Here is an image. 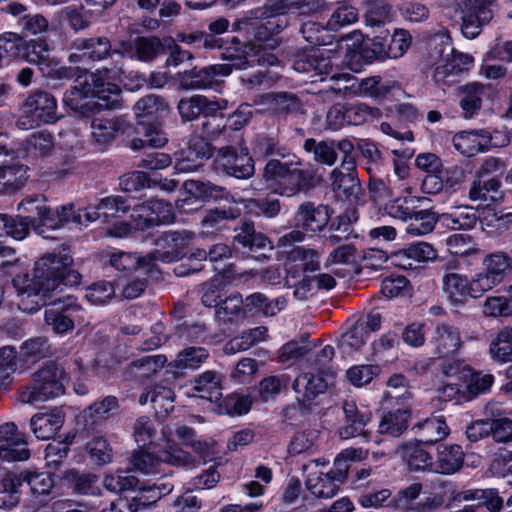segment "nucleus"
<instances>
[{
  "mask_svg": "<svg viewBox=\"0 0 512 512\" xmlns=\"http://www.w3.org/2000/svg\"><path fill=\"white\" fill-rule=\"evenodd\" d=\"M65 371L51 363L34 374L31 385L20 393V400L27 404H36L64 393Z\"/></svg>",
  "mask_w": 512,
  "mask_h": 512,
  "instance_id": "obj_9",
  "label": "nucleus"
},
{
  "mask_svg": "<svg viewBox=\"0 0 512 512\" xmlns=\"http://www.w3.org/2000/svg\"><path fill=\"white\" fill-rule=\"evenodd\" d=\"M343 411L347 424L340 429V437L350 439L357 436L366 438V425L372 417L371 411L366 407H358L354 401H346Z\"/></svg>",
  "mask_w": 512,
  "mask_h": 512,
  "instance_id": "obj_33",
  "label": "nucleus"
},
{
  "mask_svg": "<svg viewBox=\"0 0 512 512\" xmlns=\"http://www.w3.org/2000/svg\"><path fill=\"white\" fill-rule=\"evenodd\" d=\"M27 171L22 164L0 166V194H12L21 189L28 179Z\"/></svg>",
  "mask_w": 512,
  "mask_h": 512,
  "instance_id": "obj_45",
  "label": "nucleus"
},
{
  "mask_svg": "<svg viewBox=\"0 0 512 512\" xmlns=\"http://www.w3.org/2000/svg\"><path fill=\"white\" fill-rule=\"evenodd\" d=\"M345 82L348 84L343 87L331 86L330 88L345 97H369L380 100L396 87L395 82L382 81L379 76L356 79L350 75L349 80Z\"/></svg>",
  "mask_w": 512,
  "mask_h": 512,
  "instance_id": "obj_19",
  "label": "nucleus"
},
{
  "mask_svg": "<svg viewBox=\"0 0 512 512\" xmlns=\"http://www.w3.org/2000/svg\"><path fill=\"white\" fill-rule=\"evenodd\" d=\"M333 378L332 373L325 376L320 372L300 374L293 382L297 401L304 407H308L316 396L326 391L332 384Z\"/></svg>",
  "mask_w": 512,
  "mask_h": 512,
  "instance_id": "obj_24",
  "label": "nucleus"
},
{
  "mask_svg": "<svg viewBox=\"0 0 512 512\" xmlns=\"http://www.w3.org/2000/svg\"><path fill=\"white\" fill-rule=\"evenodd\" d=\"M208 356V351L203 347H188L177 354L170 366L181 370L197 369L207 360Z\"/></svg>",
  "mask_w": 512,
  "mask_h": 512,
  "instance_id": "obj_58",
  "label": "nucleus"
},
{
  "mask_svg": "<svg viewBox=\"0 0 512 512\" xmlns=\"http://www.w3.org/2000/svg\"><path fill=\"white\" fill-rule=\"evenodd\" d=\"M65 415L61 409L35 414L30 420V428L39 440L52 438L63 426Z\"/></svg>",
  "mask_w": 512,
  "mask_h": 512,
  "instance_id": "obj_39",
  "label": "nucleus"
},
{
  "mask_svg": "<svg viewBox=\"0 0 512 512\" xmlns=\"http://www.w3.org/2000/svg\"><path fill=\"white\" fill-rule=\"evenodd\" d=\"M409 417L410 413L406 409H398L394 412H389L381 419L378 432L380 434L399 436L407 428Z\"/></svg>",
  "mask_w": 512,
  "mask_h": 512,
  "instance_id": "obj_60",
  "label": "nucleus"
},
{
  "mask_svg": "<svg viewBox=\"0 0 512 512\" xmlns=\"http://www.w3.org/2000/svg\"><path fill=\"white\" fill-rule=\"evenodd\" d=\"M200 43L207 49H220L222 59L232 62L230 64L232 69L245 70L253 67L255 62L261 61L257 54L253 52V48L248 50V46L241 45L236 37H233L229 42H225L217 35L202 32Z\"/></svg>",
  "mask_w": 512,
  "mask_h": 512,
  "instance_id": "obj_12",
  "label": "nucleus"
},
{
  "mask_svg": "<svg viewBox=\"0 0 512 512\" xmlns=\"http://www.w3.org/2000/svg\"><path fill=\"white\" fill-rule=\"evenodd\" d=\"M491 357L500 362L512 361V329L500 330L490 344Z\"/></svg>",
  "mask_w": 512,
  "mask_h": 512,
  "instance_id": "obj_63",
  "label": "nucleus"
},
{
  "mask_svg": "<svg viewBox=\"0 0 512 512\" xmlns=\"http://www.w3.org/2000/svg\"><path fill=\"white\" fill-rule=\"evenodd\" d=\"M267 337V328L258 326L253 329L244 331L241 335L234 337L224 346L227 354H235L240 351L247 350L258 342L264 341Z\"/></svg>",
  "mask_w": 512,
  "mask_h": 512,
  "instance_id": "obj_50",
  "label": "nucleus"
},
{
  "mask_svg": "<svg viewBox=\"0 0 512 512\" xmlns=\"http://www.w3.org/2000/svg\"><path fill=\"white\" fill-rule=\"evenodd\" d=\"M276 12L285 15L286 12L301 15H313L321 12L325 7L322 0H275Z\"/></svg>",
  "mask_w": 512,
  "mask_h": 512,
  "instance_id": "obj_53",
  "label": "nucleus"
},
{
  "mask_svg": "<svg viewBox=\"0 0 512 512\" xmlns=\"http://www.w3.org/2000/svg\"><path fill=\"white\" fill-rule=\"evenodd\" d=\"M144 82L141 75L126 74L122 68L100 69L86 75L83 81L66 91L63 103L81 115H88L97 104L104 108L118 106L121 94L119 83L133 91L142 87Z\"/></svg>",
  "mask_w": 512,
  "mask_h": 512,
  "instance_id": "obj_1",
  "label": "nucleus"
},
{
  "mask_svg": "<svg viewBox=\"0 0 512 512\" xmlns=\"http://www.w3.org/2000/svg\"><path fill=\"white\" fill-rule=\"evenodd\" d=\"M469 198L472 201H497L501 198L499 180L494 177L487 180L478 177L470 187Z\"/></svg>",
  "mask_w": 512,
  "mask_h": 512,
  "instance_id": "obj_52",
  "label": "nucleus"
},
{
  "mask_svg": "<svg viewBox=\"0 0 512 512\" xmlns=\"http://www.w3.org/2000/svg\"><path fill=\"white\" fill-rule=\"evenodd\" d=\"M318 440L319 431L317 429H305L299 431L292 437L288 446V451L292 455L303 453L311 454L316 450Z\"/></svg>",
  "mask_w": 512,
  "mask_h": 512,
  "instance_id": "obj_59",
  "label": "nucleus"
},
{
  "mask_svg": "<svg viewBox=\"0 0 512 512\" xmlns=\"http://www.w3.org/2000/svg\"><path fill=\"white\" fill-rule=\"evenodd\" d=\"M340 48L344 50L342 64L354 72L373 62V53L365 46L361 34L344 37L340 42Z\"/></svg>",
  "mask_w": 512,
  "mask_h": 512,
  "instance_id": "obj_28",
  "label": "nucleus"
},
{
  "mask_svg": "<svg viewBox=\"0 0 512 512\" xmlns=\"http://www.w3.org/2000/svg\"><path fill=\"white\" fill-rule=\"evenodd\" d=\"M47 326L58 335L71 332L77 325L87 326L86 312L75 296L67 295L53 300L44 311Z\"/></svg>",
  "mask_w": 512,
  "mask_h": 512,
  "instance_id": "obj_6",
  "label": "nucleus"
},
{
  "mask_svg": "<svg viewBox=\"0 0 512 512\" xmlns=\"http://www.w3.org/2000/svg\"><path fill=\"white\" fill-rule=\"evenodd\" d=\"M74 48L76 51L69 55V61L85 63L105 58L111 50V43L106 37L79 39L74 42Z\"/></svg>",
  "mask_w": 512,
  "mask_h": 512,
  "instance_id": "obj_35",
  "label": "nucleus"
},
{
  "mask_svg": "<svg viewBox=\"0 0 512 512\" xmlns=\"http://www.w3.org/2000/svg\"><path fill=\"white\" fill-rule=\"evenodd\" d=\"M13 285L19 298L17 305L20 310L27 313L36 312L43 305L42 297L50 292L45 289L43 279L37 277L35 270L33 278L27 273L15 276Z\"/></svg>",
  "mask_w": 512,
  "mask_h": 512,
  "instance_id": "obj_18",
  "label": "nucleus"
},
{
  "mask_svg": "<svg viewBox=\"0 0 512 512\" xmlns=\"http://www.w3.org/2000/svg\"><path fill=\"white\" fill-rule=\"evenodd\" d=\"M393 263L403 269H411L415 264L426 263L437 258V251L426 242H418L393 254Z\"/></svg>",
  "mask_w": 512,
  "mask_h": 512,
  "instance_id": "obj_36",
  "label": "nucleus"
},
{
  "mask_svg": "<svg viewBox=\"0 0 512 512\" xmlns=\"http://www.w3.org/2000/svg\"><path fill=\"white\" fill-rule=\"evenodd\" d=\"M495 0H464L461 30L466 38L477 37L482 27L493 18Z\"/></svg>",
  "mask_w": 512,
  "mask_h": 512,
  "instance_id": "obj_15",
  "label": "nucleus"
},
{
  "mask_svg": "<svg viewBox=\"0 0 512 512\" xmlns=\"http://www.w3.org/2000/svg\"><path fill=\"white\" fill-rule=\"evenodd\" d=\"M241 207L239 204L221 206L206 212L201 220V226L205 234H212L222 230L228 220L236 219L241 215Z\"/></svg>",
  "mask_w": 512,
  "mask_h": 512,
  "instance_id": "obj_42",
  "label": "nucleus"
},
{
  "mask_svg": "<svg viewBox=\"0 0 512 512\" xmlns=\"http://www.w3.org/2000/svg\"><path fill=\"white\" fill-rule=\"evenodd\" d=\"M22 56L27 62L36 64L43 75L57 79H71L75 76L73 68L59 65L50 56L48 44L44 40L25 42Z\"/></svg>",
  "mask_w": 512,
  "mask_h": 512,
  "instance_id": "obj_14",
  "label": "nucleus"
},
{
  "mask_svg": "<svg viewBox=\"0 0 512 512\" xmlns=\"http://www.w3.org/2000/svg\"><path fill=\"white\" fill-rule=\"evenodd\" d=\"M175 215L170 203L160 199H149L135 206L130 214L131 224L116 222L108 229L111 237L124 238L132 230H146L159 224H168L174 221Z\"/></svg>",
  "mask_w": 512,
  "mask_h": 512,
  "instance_id": "obj_4",
  "label": "nucleus"
},
{
  "mask_svg": "<svg viewBox=\"0 0 512 512\" xmlns=\"http://www.w3.org/2000/svg\"><path fill=\"white\" fill-rule=\"evenodd\" d=\"M364 16L366 24L371 27L385 25L393 19L392 6L387 0H368Z\"/></svg>",
  "mask_w": 512,
  "mask_h": 512,
  "instance_id": "obj_51",
  "label": "nucleus"
},
{
  "mask_svg": "<svg viewBox=\"0 0 512 512\" xmlns=\"http://www.w3.org/2000/svg\"><path fill=\"white\" fill-rule=\"evenodd\" d=\"M419 201L420 198L410 195L397 197L385 204L384 211L392 218L407 222L414 210L418 208Z\"/></svg>",
  "mask_w": 512,
  "mask_h": 512,
  "instance_id": "obj_57",
  "label": "nucleus"
},
{
  "mask_svg": "<svg viewBox=\"0 0 512 512\" xmlns=\"http://www.w3.org/2000/svg\"><path fill=\"white\" fill-rule=\"evenodd\" d=\"M235 241L243 247H248L250 251L259 253V256H265L267 251L273 249L271 241L262 233H256L254 227L247 223L235 236Z\"/></svg>",
  "mask_w": 512,
  "mask_h": 512,
  "instance_id": "obj_47",
  "label": "nucleus"
},
{
  "mask_svg": "<svg viewBox=\"0 0 512 512\" xmlns=\"http://www.w3.org/2000/svg\"><path fill=\"white\" fill-rule=\"evenodd\" d=\"M216 163L219 169L238 179L249 178L254 173V164L247 148H241L240 153L231 147L222 148L219 150Z\"/></svg>",
  "mask_w": 512,
  "mask_h": 512,
  "instance_id": "obj_23",
  "label": "nucleus"
},
{
  "mask_svg": "<svg viewBox=\"0 0 512 512\" xmlns=\"http://www.w3.org/2000/svg\"><path fill=\"white\" fill-rule=\"evenodd\" d=\"M193 392L188 396H196L211 402L218 401L222 396L221 377L216 372L206 371L195 379Z\"/></svg>",
  "mask_w": 512,
  "mask_h": 512,
  "instance_id": "obj_43",
  "label": "nucleus"
},
{
  "mask_svg": "<svg viewBox=\"0 0 512 512\" xmlns=\"http://www.w3.org/2000/svg\"><path fill=\"white\" fill-rule=\"evenodd\" d=\"M27 485L32 494L45 495L54 485L51 475L47 472L24 471L19 474H8L3 480V496L0 497V507L11 508L19 502L20 489Z\"/></svg>",
  "mask_w": 512,
  "mask_h": 512,
  "instance_id": "obj_10",
  "label": "nucleus"
},
{
  "mask_svg": "<svg viewBox=\"0 0 512 512\" xmlns=\"http://www.w3.org/2000/svg\"><path fill=\"white\" fill-rule=\"evenodd\" d=\"M483 130L463 131L453 137V145L462 155L471 157L485 151Z\"/></svg>",
  "mask_w": 512,
  "mask_h": 512,
  "instance_id": "obj_48",
  "label": "nucleus"
},
{
  "mask_svg": "<svg viewBox=\"0 0 512 512\" xmlns=\"http://www.w3.org/2000/svg\"><path fill=\"white\" fill-rule=\"evenodd\" d=\"M64 480L77 493L96 495L99 493L98 478L94 474H80L75 470L66 472Z\"/></svg>",
  "mask_w": 512,
  "mask_h": 512,
  "instance_id": "obj_61",
  "label": "nucleus"
},
{
  "mask_svg": "<svg viewBox=\"0 0 512 512\" xmlns=\"http://www.w3.org/2000/svg\"><path fill=\"white\" fill-rule=\"evenodd\" d=\"M166 448L159 455L143 448L136 450L130 459L133 468L145 475H155L162 472L163 464H171L180 467L194 465L195 459L189 453L174 446L170 438L166 439Z\"/></svg>",
  "mask_w": 512,
  "mask_h": 512,
  "instance_id": "obj_7",
  "label": "nucleus"
},
{
  "mask_svg": "<svg viewBox=\"0 0 512 512\" xmlns=\"http://www.w3.org/2000/svg\"><path fill=\"white\" fill-rule=\"evenodd\" d=\"M212 155L210 145L202 139H194L186 149L177 154L175 170L178 173H189L199 169L204 159Z\"/></svg>",
  "mask_w": 512,
  "mask_h": 512,
  "instance_id": "obj_32",
  "label": "nucleus"
},
{
  "mask_svg": "<svg viewBox=\"0 0 512 512\" xmlns=\"http://www.w3.org/2000/svg\"><path fill=\"white\" fill-rule=\"evenodd\" d=\"M227 100L223 98L209 99L204 95H193L189 98H183L178 103L180 115L186 120H193L203 114L205 117L213 116L218 111L227 108Z\"/></svg>",
  "mask_w": 512,
  "mask_h": 512,
  "instance_id": "obj_27",
  "label": "nucleus"
},
{
  "mask_svg": "<svg viewBox=\"0 0 512 512\" xmlns=\"http://www.w3.org/2000/svg\"><path fill=\"white\" fill-rule=\"evenodd\" d=\"M406 227V233L413 237L423 236L433 231L437 218L435 214L427 209H415Z\"/></svg>",
  "mask_w": 512,
  "mask_h": 512,
  "instance_id": "obj_54",
  "label": "nucleus"
},
{
  "mask_svg": "<svg viewBox=\"0 0 512 512\" xmlns=\"http://www.w3.org/2000/svg\"><path fill=\"white\" fill-rule=\"evenodd\" d=\"M491 433L498 442L506 445L499 449V457L504 461L512 460V420L501 418L491 421Z\"/></svg>",
  "mask_w": 512,
  "mask_h": 512,
  "instance_id": "obj_55",
  "label": "nucleus"
},
{
  "mask_svg": "<svg viewBox=\"0 0 512 512\" xmlns=\"http://www.w3.org/2000/svg\"><path fill=\"white\" fill-rule=\"evenodd\" d=\"M512 265L511 258L503 252L486 255L482 260V270L475 273L484 294L498 286Z\"/></svg>",
  "mask_w": 512,
  "mask_h": 512,
  "instance_id": "obj_21",
  "label": "nucleus"
},
{
  "mask_svg": "<svg viewBox=\"0 0 512 512\" xmlns=\"http://www.w3.org/2000/svg\"><path fill=\"white\" fill-rule=\"evenodd\" d=\"M442 288L445 295L453 303H464L468 298L478 299L484 295L475 274L468 277L450 268L446 269L442 278Z\"/></svg>",
  "mask_w": 512,
  "mask_h": 512,
  "instance_id": "obj_16",
  "label": "nucleus"
},
{
  "mask_svg": "<svg viewBox=\"0 0 512 512\" xmlns=\"http://www.w3.org/2000/svg\"><path fill=\"white\" fill-rule=\"evenodd\" d=\"M3 10L15 18L23 32L36 35L48 30V20L39 13H28L27 8L19 2L8 3Z\"/></svg>",
  "mask_w": 512,
  "mask_h": 512,
  "instance_id": "obj_37",
  "label": "nucleus"
},
{
  "mask_svg": "<svg viewBox=\"0 0 512 512\" xmlns=\"http://www.w3.org/2000/svg\"><path fill=\"white\" fill-rule=\"evenodd\" d=\"M430 343L435 355L438 357H448L460 350L463 341L460 331L456 326L443 323L435 328Z\"/></svg>",
  "mask_w": 512,
  "mask_h": 512,
  "instance_id": "obj_30",
  "label": "nucleus"
},
{
  "mask_svg": "<svg viewBox=\"0 0 512 512\" xmlns=\"http://www.w3.org/2000/svg\"><path fill=\"white\" fill-rule=\"evenodd\" d=\"M419 442L432 444L444 439L449 434V428L445 419L439 415H433L414 426Z\"/></svg>",
  "mask_w": 512,
  "mask_h": 512,
  "instance_id": "obj_44",
  "label": "nucleus"
},
{
  "mask_svg": "<svg viewBox=\"0 0 512 512\" xmlns=\"http://www.w3.org/2000/svg\"><path fill=\"white\" fill-rule=\"evenodd\" d=\"M130 129V124L124 117H95L91 122L92 137L100 145L127 134Z\"/></svg>",
  "mask_w": 512,
  "mask_h": 512,
  "instance_id": "obj_34",
  "label": "nucleus"
},
{
  "mask_svg": "<svg viewBox=\"0 0 512 512\" xmlns=\"http://www.w3.org/2000/svg\"><path fill=\"white\" fill-rule=\"evenodd\" d=\"M286 15L276 12L274 1L265 9L252 10L247 15L233 24V31H244L252 39L241 45L253 48V52L261 61L254 63V66L276 65L278 60L271 53L279 45L276 35L287 26Z\"/></svg>",
  "mask_w": 512,
  "mask_h": 512,
  "instance_id": "obj_2",
  "label": "nucleus"
},
{
  "mask_svg": "<svg viewBox=\"0 0 512 512\" xmlns=\"http://www.w3.org/2000/svg\"><path fill=\"white\" fill-rule=\"evenodd\" d=\"M18 210L27 214L23 217L33 226L36 233L48 238L44 228L56 230L67 224L73 205L66 204L52 210L47 206L44 196L30 195L19 203Z\"/></svg>",
  "mask_w": 512,
  "mask_h": 512,
  "instance_id": "obj_5",
  "label": "nucleus"
},
{
  "mask_svg": "<svg viewBox=\"0 0 512 512\" xmlns=\"http://www.w3.org/2000/svg\"><path fill=\"white\" fill-rule=\"evenodd\" d=\"M232 72L230 64H213L203 68H193L179 74V84L186 90L211 88L217 77L229 76Z\"/></svg>",
  "mask_w": 512,
  "mask_h": 512,
  "instance_id": "obj_22",
  "label": "nucleus"
},
{
  "mask_svg": "<svg viewBox=\"0 0 512 512\" xmlns=\"http://www.w3.org/2000/svg\"><path fill=\"white\" fill-rule=\"evenodd\" d=\"M443 223L452 230L471 229L477 223L476 212L470 207L458 208L452 213L441 216Z\"/></svg>",
  "mask_w": 512,
  "mask_h": 512,
  "instance_id": "obj_62",
  "label": "nucleus"
},
{
  "mask_svg": "<svg viewBox=\"0 0 512 512\" xmlns=\"http://www.w3.org/2000/svg\"><path fill=\"white\" fill-rule=\"evenodd\" d=\"M331 188L335 197L340 200L357 198L360 192V183L356 175V164L353 157L343 159L341 165L332 171Z\"/></svg>",
  "mask_w": 512,
  "mask_h": 512,
  "instance_id": "obj_20",
  "label": "nucleus"
},
{
  "mask_svg": "<svg viewBox=\"0 0 512 512\" xmlns=\"http://www.w3.org/2000/svg\"><path fill=\"white\" fill-rule=\"evenodd\" d=\"M464 452L457 444H441L437 447V459L432 472L450 475L457 472L463 465Z\"/></svg>",
  "mask_w": 512,
  "mask_h": 512,
  "instance_id": "obj_40",
  "label": "nucleus"
},
{
  "mask_svg": "<svg viewBox=\"0 0 512 512\" xmlns=\"http://www.w3.org/2000/svg\"><path fill=\"white\" fill-rule=\"evenodd\" d=\"M57 120L55 97L49 92L37 90L28 95L22 104L17 126L26 130L40 123H54Z\"/></svg>",
  "mask_w": 512,
  "mask_h": 512,
  "instance_id": "obj_11",
  "label": "nucleus"
},
{
  "mask_svg": "<svg viewBox=\"0 0 512 512\" xmlns=\"http://www.w3.org/2000/svg\"><path fill=\"white\" fill-rule=\"evenodd\" d=\"M162 49L163 44L161 40L155 36H150L137 37L133 43L128 41L121 42L119 49L114 52L120 54L122 57L149 62L153 60Z\"/></svg>",
  "mask_w": 512,
  "mask_h": 512,
  "instance_id": "obj_31",
  "label": "nucleus"
},
{
  "mask_svg": "<svg viewBox=\"0 0 512 512\" xmlns=\"http://www.w3.org/2000/svg\"><path fill=\"white\" fill-rule=\"evenodd\" d=\"M430 45L435 46L430 53L431 59L435 60L433 80L436 84H445L449 77L456 75L454 70H451L449 62V56L452 54L451 39L446 32H442L432 37Z\"/></svg>",
  "mask_w": 512,
  "mask_h": 512,
  "instance_id": "obj_25",
  "label": "nucleus"
},
{
  "mask_svg": "<svg viewBox=\"0 0 512 512\" xmlns=\"http://www.w3.org/2000/svg\"><path fill=\"white\" fill-rule=\"evenodd\" d=\"M459 499L477 501L476 505H466L453 512H483V507L489 511L498 512L502 507V499L494 489H470L459 494Z\"/></svg>",
  "mask_w": 512,
  "mask_h": 512,
  "instance_id": "obj_38",
  "label": "nucleus"
},
{
  "mask_svg": "<svg viewBox=\"0 0 512 512\" xmlns=\"http://www.w3.org/2000/svg\"><path fill=\"white\" fill-rule=\"evenodd\" d=\"M329 462L317 459L304 466L307 490L317 498H332L339 491V483L326 470Z\"/></svg>",
  "mask_w": 512,
  "mask_h": 512,
  "instance_id": "obj_17",
  "label": "nucleus"
},
{
  "mask_svg": "<svg viewBox=\"0 0 512 512\" xmlns=\"http://www.w3.org/2000/svg\"><path fill=\"white\" fill-rule=\"evenodd\" d=\"M330 50L313 49L309 53L303 54L294 61L293 68L299 73L314 72L313 76H320L324 81L326 77L331 80L348 81L350 74L334 72L333 66L337 65L336 57H331Z\"/></svg>",
  "mask_w": 512,
  "mask_h": 512,
  "instance_id": "obj_13",
  "label": "nucleus"
},
{
  "mask_svg": "<svg viewBox=\"0 0 512 512\" xmlns=\"http://www.w3.org/2000/svg\"><path fill=\"white\" fill-rule=\"evenodd\" d=\"M381 373V367L377 364H360L351 366L346 371V377L354 387H364Z\"/></svg>",
  "mask_w": 512,
  "mask_h": 512,
  "instance_id": "obj_64",
  "label": "nucleus"
},
{
  "mask_svg": "<svg viewBox=\"0 0 512 512\" xmlns=\"http://www.w3.org/2000/svg\"><path fill=\"white\" fill-rule=\"evenodd\" d=\"M155 260L170 262L174 260L173 256L165 255L159 252L147 257L139 258L135 254L126 253L123 251H113L109 255L110 264L117 270L126 271L136 269L141 272L145 270L152 273L155 268Z\"/></svg>",
  "mask_w": 512,
  "mask_h": 512,
  "instance_id": "obj_29",
  "label": "nucleus"
},
{
  "mask_svg": "<svg viewBox=\"0 0 512 512\" xmlns=\"http://www.w3.org/2000/svg\"><path fill=\"white\" fill-rule=\"evenodd\" d=\"M166 111V104L156 95H147L134 105V113L139 124L153 121Z\"/></svg>",
  "mask_w": 512,
  "mask_h": 512,
  "instance_id": "obj_49",
  "label": "nucleus"
},
{
  "mask_svg": "<svg viewBox=\"0 0 512 512\" xmlns=\"http://www.w3.org/2000/svg\"><path fill=\"white\" fill-rule=\"evenodd\" d=\"M139 480L132 474L131 470L118 469L107 473L103 480L104 487L114 493H122L133 490L138 485Z\"/></svg>",
  "mask_w": 512,
  "mask_h": 512,
  "instance_id": "obj_56",
  "label": "nucleus"
},
{
  "mask_svg": "<svg viewBox=\"0 0 512 512\" xmlns=\"http://www.w3.org/2000/svg\"><path fill=\"white\" fill-rule=\"evenodd\" d=\"M295 159V156L285 161L272 159L266 164L263 177L268 188L291 197L314 181L316 169L312 166L300 168Z\"/></svg>",
  "mask_w": 512,
  "mask_h": 512,
  "instance_id": "obj_3",
  "label": "nucleus"
},
{
  "mask_svg": "<svg viewBox=\"0 0 512 512\" xmlns=\"http://www.w3.org/2000/svg\"><path fill=\"white\" fill-rule=\"evenodd\" d=\"M397 453L405 460L411 470L432 472L433 457L420 442L406 443L398 449Z\"/></svg>",
  "mask_w": 512,
  "mask_h": 512,
  "instance_id": "obj_41",
  "label": "nucleus"
},
{
  "mask_svg": "<svg viewBox=\"0 0 512 512\" xmlns=\"http://www.w3.org/2000/svg\"><path fill=\"white\" fill-rule=\"evenodd\" d=\"M27 443L17 431L14 423H5L0 426V460L24 461L30 456Z\"/></svg>",
  "mask_w": 512,
  "mask_h": 512,
  "instance_id": "obj_26",
  "label": "nucleus"
},
{
  "mask_svg": "<svg viewBox=\"0 0 512 512\" xmlns=\"http://www.w3.org/2000/svg\"><path fill=\"white\" fill-rule=\"evenodd\" d=\"M72 258L64 252L49 253L35 263L36 275L43 279L45 289L54 290L60 283L75 286L80 283L81 275L70 268Z\"/></svg>",
  "mask_w": 512,
  "mask_h": 512,
  "instance_id": "obj_8",
  "label": "nucleus"
},
{
  "mask_svg": "<svg viewBox=\"0 0 512 512\" xmlns=\"http://www.w3.org/2000/svg\"><path fill=\"white\" fill-rule=\"evenodd\" d=\"M329 211L324 205L315 206L305 203L299 207L298 221L306 230L316 232L322 230L329 221Z\"/></svg>",
  "mask_w": 512,
  "mask_h": 512,
  "instance_id": "obj_46",
  "label": "nucleus"
}]
</instances>
